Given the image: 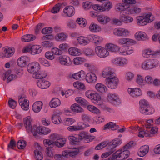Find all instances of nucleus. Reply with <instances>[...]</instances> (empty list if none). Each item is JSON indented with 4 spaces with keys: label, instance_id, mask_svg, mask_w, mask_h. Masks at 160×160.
<instances>
[{
    "label": "nucleus",
    "instance_id": "nucleus-1",
    "mask_svg": "<svg viewBox=\"0 0 160 160\" xmlns=\"http://www.w3.org/2000/svg\"><path fill=\"white\" fill-rule=\"evenodd\" d=\"M102 75L106 78L105 84L108 88L115 89L117 87L119 79L112 68H106L102 71Z\"/></svg>",
    "mask_w": 160,
    "mask_h": 160
},
{
    "label": "nucleus",
    "instance_id": "nucleus-2",
    "mask_svg": "<svg viewBox=\"0 0 160 160\" xmlns=\"http://www.w3.org/2000/svg\"><path fill=\"white\" fill-rule=\"evenodd\" d=\"M40 66L39 63L36 62L29 63L27 66V70L31 73L33 74V78L36 79L43 78L47 76V73L44 71L40 72Z\"/></svg>",
    "mask_w": 160,
    "mask_h": 160
},
{
    "label": "nucleus",
    "instance_id": "nucleus-3",
    "mask_svg": "<svg viewBox=\"0 0 160 160\" xmlns=\"http://www.w3.org/2000/svg\"><path fill=\"white\" fill-rule=\"evenodd\" d=\"M135 143L133 141H130L125 145L123 148L117 151L115 153V156L116 160H125L128 158L130 155V152L128 150L133 146Z\"/></svg>",
    "mask_w": 160,
    "mask_h": 160
},
{
    "label": "nucleus",
    "instance_id": "nucleus-4",
    "mask_svg": "<svg viewBox=\"0 0 160 160\" xmlns=\"http://www.w3.org/2000/svg\"><path fill=\"white\" fill-rule=\"evenodd\" d=\"M139 111L142 114L150 115L154 112V109L150 107L148 102L144 99H142L139 102Z\"/></svg>",
    "mask_w": 160,
    "mask_h": 160
},
{
    "label": "nucleus",
    "instance_id": "nucleus-5",
    "mask_svg": "<svg viewBox=\"0 0 160 160\" xmlns=\"http://www.w3.org/2000/svg\"><path fill=\"white\" fill-rule=\"evenodd\" d=\"M159 64V62L157 59H149L145 60L142 63L141 68L143 70H150L157 67Z\"/></svg>",
    "mask_w": 160,
    "mask_h": 160
},
{
    "label": "nucleus",
    "instance_id": "nucleus-6",
    "mask_svg": "<svg viewBox=\"0 0 160 160\" xmlns=\"http://www.w3.org/2000/svg\"><path fill=\"white\" fill-rule=\"evenodd\" d=\"M23 122L26 131L28 133H33L35 130L36 129V125L32 126V121L31 117L28 116L23 119Z\"/></svg>",
    "mask_w": 160,
    "mask_h": 160
},
{
    "label": "nucleus",
    "instance_id": "nucleus-7",
    "mask_svg": "<svg viewBox=\"0 0 160 160\" xmlns=\"http://www.w3.org/2000/svg\"><path fill=\"white\" fill-rule=\"evenodd\" d=\"M95 50L97 55L100 58H104L109 55V52L105 47L98 46L95 48Z\"/></svg>",
    "mask_w": 160,
    "mask_h": 160
},
{
    "label": "nucleus",
    "instance_id": "nucleus-8",
    "mask_svg": "<svg viewBox=\"0 0 160 160\" xmlns=\"http://www.w3.org/2000/svg\"><path fill=\"white\" fill-rule=\"evenodd\" d=\"M34 130L33 134L35 136L37 135L38 133L41 135H46L48 134L51 131L49 128L43 126H39L37 128L36 127V129Z\"/></svg>",
    "mask_w": 160,
    "mask_h": 160
},
{
    "label": "nucleus",
    "instance_id": "nucleus-9",
    "mask_svg": "<svg viewBox=\"0 0 160 160\" xmlns=\"http://www.w3.org/2000/svg\"><path fill=\"white\" fill-rule=\"evenodd\" d=\"M14 52L13 48H5L3 52L0 53V57L3 58L10 57L13 55Z\"/></svg>",
    "mask_w": 160,
    "mask_h": 160
},
{
    "label": "nucleus",
    "instance_id": "nucleus-10",
    "mask_svg": "<svg viewBox=\"0 0 160 160\" xmlns=\"http://www.w3.org/2000/svg\"><path fill=\"white\" fill-rule=\"evenodd\" d=\"M129 33V31L127 29L121 28L116 29L114 31V34L119 37H126L128 35Z\"/></svg>",
    "mask_w": 160,
    "mask_h": 160
},
{
    "label": "nucleus",
    "instance_id": "nucleus-11",
    "mask_svg": "<svg viewBox=\"0 0 160 160\" xmlns=\"http://www.w3.org/2000/svg\"><path fill=\"white\" fill-rule=\"evenodd\" d=\"M135 41L132 39L129 38H121L117 41L118 44L120 45H132L135 43Z\"/></svg>",
    "mask_w": 160,
    "mask_h": 160
},
{
    "label": "nucleus",
    "instance_id": "nucleus-12",
    "mask_svg": "<svg viewBox=\"0 0 160 160\" xmlns=\"http://www.w3.org/2000/svg\"><path fill=\"white\" fill-rule=\"evenodd\" d=\"M59 60L60 64L62 65L69 66L72 64V60L69 57L65 55L60 56Z\"/></svg>",
    "mask_w": 160,
    "mask_h": 160
},
{
    "label": "nucleus",
    "instance_id": "nucleus-13",
    "mask_svg": "<svg viewBox=\"0 0 160 160\" xmlns=\"http://www.w3.org/2000/svg\"><path fill=\"white\" fill-rule=\"evenodd\" d=\"M128 91L129 94L133 98H136L142 94L141 90L138 88H128Z\"/></svg>",
    "mask_w": 160,
    "mask_h": 160
},
{
    "label": "nucleus",
    "instance_id": "nucleus-14",
    "mask_svg": "<svg viewBox=\"0 0 160 160\" xmlns=\"http://www.w3.org/2000/svg\"><path fill=\"white\" fill-rule=\"evenodd\" d=\"M122 140L119 138H116L110 142L107 148L108 149H113L115 151V148L118 146L120 145L122 143Z\"/></svg>",
    "mask_w": 160,
    "mask_h": 160
},
{
    "label": "nucleus",
    "instance_id": "nucleus-15",
    "mask_svg": "<svg viewBox=\"0 0 160 160\" xmlns=\"http://www.w3.org/2000/svg\"><path fill=\"white\" fill-rule=\"evenodd\" d=\"M85 79L89 83H93L96 82L97 77L96 75L93 72L88 73L86 75Z\"/></svg>",
    "mask_w": 160,
    "mask_h": 160
},
{
    "label": "nucleus",
    "instance_id": "nucleus-16",
    "mask_svg": "<svg viewBox=\"0 0 160 160\" xmlns=\"http://www.w3.org/2000/svg\"><path fill=\"white\" fill-rule=\"evenodd\" d=\"M41 79L37 81V86L42 89H45L48 88L50 85V82L44 79Z\"/></svg>",
    "mask_w": 160,
    "mask_h": 160
},
{
    "label": "nucleus",
    "instance_id": "nucleus-17",
    "mask_svg": "<svg viewBox=\"0 0 160 160\" xmlns=\"http://www.w3.org/2000/svg\"><path fill=\"white\" fill-rule=\"evenodd\" d=\"M105 48L109 52L114 53H118L119 46L112 43H108L106 44Z\"/></svg>",
    "mask_w": 160,
    "mask_h": 160
},
{
    "label": "nucleus",
    "instance_id": "nucleus-18",
    "mask_svg": "<svg viewBox=\"0 0 160 160\" xmlns=\"http://www.w3.org/2000/svg\"><path fill=\"white\" fill-rule=\"evenodd\" d=\"M63 12L65 17H71L74 14V8L72 6L66 7L63 9Z\"/></svg>",
    "mask_w": 160,
    "mask_h": 160
},
{
    "label": "nucleus",
    "instance_id": "nucleus-19",
    "mask_svg": "<svg viewBox=\"0 0 160 160\" xmlns=\"http://www.w3.org/2000/svg\"><path fill=\"white\" fill-rule=\"evenodd\" d=\"M89 39L90 42L93 41L95 44H98L101 43L103 41L102 37L93 34L89 35Z\"/></svg>",
    "mask_w": 160,
    "mask_h": 160
},
{
    "label": "nucleus",
    "instance_id": "nucleus-20",
    "mask_svg": "<svg viewBox=\"0 0 160 160\" xmlns=\"http://www.w3.org/2000/svg\"><path fill=\"white\" fill-rule=\"evenodd\" d=\"M95 88L98 92L102 94L106 93L108 92V89L107 87L104 84L101 83L96 84L95 86Z\"/></svg>",
    "mask_w": 160,
    "mask_h": 160
},
{
    "label": "nucleus",
    "instance_id": "nucleus-21",
    "mask_svg": "<svg viewBox=\"0 0 160 160\" xmlns=\"http://www.w3.org/2000/svg\"><path fill=\"white\" fill-rule=\"evenodd\" d=\"M160 53V51H154L149 49H145L142 51V55L145 58H148L150 55H155Z\"/></svg>",
    "mask_w": 160,
    "mask_h": 160
},
{
    "label": "nucleus",
    "instance_id": "nucleus-22",
    "mask_svg": "<svg viewBox=\"0 0 160 160\" xmlns=\"http://www.w3.org/2000/svg\"><path fill=\"white\" fill-rule=\"evenodd\" d=\"M29 58L26 56H22L20 57L18 60L17 63L18 65L21 67H24L27 63L29 62Z\"/></svg>",
    "mask_w": 160,
    "mask_h": 160
},
{
    "label": "nucleus",
    "instance_id": "nucleus-23",
    "mask_svg": "<svg viewBox=\"0 0 160 160\" xmlns=\"http://www.w3.org/2000/svg\"><path fill=\"white\" fill-rule=\"evenodd\" d=\"M91 100L93 102L98 105L100 106L102 105V102L101 100V96L97 93H94Z\"/></svg>",
    "mask_w": 160,
    "mask_h": 160
},
{
    "label": "nucleus",
    "instance_id": "nucleus-24",
    "mask_svg": "<svg viewBox=\"0 0 160 160\" xmlns=\"http://www.w3.org/2000/svg\"><path fill=\"white\" fill-rule=\"evenodd\" d=\"M135 37L138 41H145L148 39L146 33L142 31L137 32L135 34Z\"/></svg>",
    "mask_w": 160,
    "mask_h": 160
},
{
    "label": "nucleus",
    "instance_id": "nucleus-25",
    "mask_svg": "<svg viewBox=\"0 0 160 160\" xmlns=\"http://www.w3.org/2000/svg\"><path fill=\"white\" fill-rule=\"evenodd\" d=\"M43 105L42 102L40 101L35 102L32 107L33 111L35 113L39 112L41 110Z\"/></svg>",
    "mask_w": 160,
    "mask_h": 160
},
{
    "label": "nucleus",
    "instance_id": "nucleus-26",
    "mask_svg": "<svg viewBox=\"0 0 160 160\" xmlns=\"http://www.w3.org/2000/svg\"><path fill=\"white\" fill-rule=\"evenodd\" d=\"M89 35L87 37L80 36L77 38V41L80 45H86L90 42V40L88 38Z\"/></svg>",
    "mask_w": 160,
    "mask_h": 160
},
{
    "label": "nucleus",
    "instance_id": "nucleus-27",
    "mask_svg": "<svg viewBox=\"0 0 160 160\" xmlns=\"http://www.w3.org/2000/svg\"><path fill=\"white\" fill-rule=\"evenodd\" d=\"M68 35L67 34L61 32L57 34L55 36V39L58 41L63 42L66 41Z\"/></svg>",
    "mask_w": 160,
    "mask_h": 160
},
{
    "label": "nucleus",
    "instance_id": "nucleus-28",
    "mask_svg": "<svg viewBox=\"0 0 160 160\" xmlns=\"http://www.w3.org/2000/svg\"><path fill=\"white\" fill-rule=\"evenodd\" d=\"M60 113L57 112H54L52 117V122L55 124H58L61 123V119L60 118Z\"/></svg>",
    "mask_w": 160,
    "mask_h": 160
},
{
    "label": "nucleus",
    "instance_id": "nucleus-29",
    "mask_svg": "<svg viewBox=\"0 0 160 160\" xmlns=\"http://www.w3.org/2000/svg\"><path fill=\"white\" fill-rule=\"evenodd\" d=\"M68 51L69 54L72 56H78L81 54L80 49L75 47L70 48Z\"/></svg>",
    "mask_w": 160,
    "mask_h": 160
},
{
    "label": "nucleus",
    "instance_id": "nucleus-30",
    "mask_svg": "<svg viewBox=\"0 0 160 160\" xmlns=\"http://www.w3.org/2000/svg\"><path fill=\"white\" fill-rule=\"evenodd\" d=\"M149 147L145 145L141 147L138 152V155L141 157L144 156L148 152Z\"/></svg>",
    "mask_w": 160,
    "mask_h": 160
},
{
    "label": "nucleus",
    "instance_id": "nucleus-31",
    "mask_svg": "<svg viewBox=\"0 0 160 160\" xmlns=\"http://www.w3.org/2000/svg\"><path fill=\"white\" fill-rule=\"evenodd\" d=\"M66 139L64 138H59L57 140L54 142V145L58 148L63 147L66 143Z\"/></svg>",
    "mask_w": 160,
    "mask_h": 160
},
{
    "label": "nucleus",
    "instance_id": "nucleus-32",
    "mask_svg": "<svg viewBox=\"0 0 160 160\" xmlns=\"http://www.w3.org/2000/svg\"><path fill=\"white\" fill-rule=\"evenodd\" d=\"M108 100L111 102L116 105L119 100L118 96L114 94L109 93L108 95Z\"/></svg>",
    "mask_w": 160,
    "mask_h": 160
},
{
    "label": "nucleus",
    "instance_id": "nucleus-33",
    "mask_svg": "<svg viewBox=\"0 0 160 160\" xmlns=\"http://www.w3.org/2000/svg\"><path fill=\"white\" fill-rule=\"evenodd\" d=\"M119 19L122 20V22H123L126 23H130L133 21V18L132 17L123 14L120 15Z\"/></svg>",
    "mask_w": 160,
    "mask_h": 160
},
{
    "label": "nucleus",
    "instance_id": "nucleus-34",
    "mask_svg": "<svg viewBox=\"0 0 160 160\" xmlns=\"http://www.w3.org/2000/svg\"><path fill=\"white\" fill-rule=\"evenodd\" d=\"M68 139L71 142V144L73 145L78 144L81 141L78 135H75V136L70 135L68 136Z\"/></svg>",
    "mask_w": 160,
    "mask_h": 160
},
{
    "label": "nucleus",
    "instance_id": "nucleus-35",
    "mask_svg": "<svg viewBox=\"0 0 160 160\" xmlns=\"http://www.w3.org/2000/svg\"><path fill=\"white\" fill-rule=\"evenodd\" d=\"M97 19L100 23L103 24H106L110 20V18L108 16L102 15L98 16Z\"/></svg>",
    "mask_w": 160,
    "mask_h": 160
},
{
    "label": "nucleus",
    "instance_id": "nucleus-36",
    "mask_svg": "<svg viewBox=\"0 0 160 160\" xmlns=\"http://www.w3.org/2000/svg\"><path fill=\"white\" fill-rule=\"evenodd\" d=\"M36 37L32 34H26L22 36L21 38L22 42H29L34 40Z\"/></svg>",
    "mask_w": 160,
    "mask_h": 160
},
{
    "label": "nucleus",
    "instance_id": "nucleus-37",
    "mask_svg": "<svg viewBox=\"0 0 160 160\" xmlns=\"http://www.w3.org/2000/svg\"><path fill=\"white\" fill-rule=\"evenodd\" d=\"M118 128V126L116 125V123L113 122H109L104 126V130L111 129L112 130H114Z\"/></svg>",
    "mask_w": 160,
    "mask_h": 160
},
{
    "label": "nucleus",
    "instance_id": "nucleus-38",
    "mask_svg": "<svg viewBox=\"0 0 160 160\" xmlns=\"http://www.w3.org/2000/svg\"><path fill=\"white\" fill-rule=\"evenodd\" d=\"M84 127L82 125L78 124L77 125H73L68 127V130L70 132L77 131L83 129Z\"/></svg>",
    "mask_w": 160,
    "mask_h": 160
},
{
    "label": "nucleus",
    "instance_id": "nucleus-39",
    "mask_svg": "<svg viewBox=\"0 0 160 160\" xmlns=\"http://www.w3.org/2000/svg\"><path fill=\"white\" fill-rule=\"evenodd\" d=\"M60 100L58 98H54L49 102L50 106L52 108H56L60 105Z\"/></svg>",
    "mask_w": 160,
    "mask_h": 160
},
{
    "label": "nucleus",
    "instance_id": "nucleus-40",
    "mask_svg": "<svg viewBox=\"0 0 160 160\" xmlns=\"http://www.w3.org/2000/svg\"><path fill=\"white\" fill-rule=\"evenodd\" d=\"M135 76L134 73L130 71L126 72L124 75L125 80L128 82H130L133 79Z\"/></svg>",
    "mask_w": 160,
    "mask_h": 160
},
{
    "label": "nucleus",
    "instance_id": "nucleus-41",
    "mask_svg": "<svg viewBox=\"0 0 160 160\" xmlns=\"http://www.w3.org/2000/svg\"><path fill=\"white\" fill-rule=\"evenodd\" d=\"M136 82L140 87H142L145 85L144 79L142 76L140 74L137 75L136 79Z\"/></svg>",
    "mask_w": 160,
    "mask_h": 160
},
{
    "label": "nucleus",
    "instance_id": "nucleus-42",
    "mask_svg": "<svg viewBox=\"0 0 160 160\" xmlns=\"http://www.w3.org/2000/svg\"><path fill=\"white\" fill-rule=\"evenodd\" d=\"M128 12H127V13L128 14H138L141 12V9L137 7H133L128 9Z\"/></svg>",
    "mask_w": 160,
    "mask_h": 160
},
{
    "label": "nucleus",
    "instance_id": "nucleus-43",
    "mask_svg": "<svg viewBox=\"0 0 160 160\" xmlns=\"http://www.w3.org/2000/svg\"><path fill=\"white\" fill-rule=\"evenodd\" d=\"M70 108L72 111L75 112H80L83 111L82 108L78 104L75 103L72 105Z\"/></svg>",
    "mask_w": 160,
    "mask_h": 160
},
{
    "label": "nucleus",
    "instance_id": "nucleus-44",
    "mask_svg": "<svg viewBox=\"0 0 160 160\" xmlns=\"http://www.w3.org/2000/svg\"><path fill=\"white\" fill-rule=\"evenodd\" d=\"M31 54L35 55L39 53L42 51V48L39 45H34L31 47Z\"/></svg>",
    "mask_w": 160,
    "mask_h": 160
},
{
    "label": "nucleus",
    "instance_id": "nucleus-45",
    "mask_svg": "<svg viewBox=\"0 0 160 160\" xmlns=\"http://www.w3.org/2000/svg\"><path fill=\"white\" fill-rule=\"evenodd\" d=\"M86 60L84 58L81 57H77L73 59L72 62L75 65H79L82 64Z\"/></svg>",
    "mask_w": 160,
    "mask_h": 160
},
{
    "label": "nucleus",
    "instance_id": "nucleus-46",
    "mask_svg": "<svg viewBox=\"0 0 160 160\" xmlns=\"http://www.w3.org/2000/svg\"><path fill=\"white\" fill-rule=\"evenodd\" d=\"M76 102L82 106H86L88 105V102L85 99L81 97H77L75 98Z\"/></svg>",
    "mask_w": 160,
    "mask_h": 160
},
{
    "label": "nucleus",
    "instance_id": "nucleus-47",
    "mask_svg": "<svg viewBox=\"0 0 160 160\" xmlns=\"http://www.w3.org/2000/svg\"><path fill=\"white\" fill-rule=\"evenodd\" d=\"M73 86L75 88L79 90H84L85 89V86L84 84L79 81L74 82L73 83Z\"/></svg>",
    "mask_w": 160,
    "mask_h": 160
},
{
    "label": "nucleus",
    "instance_id": "nucleus-48",
    "mask_svg": "<svg viewBox=\"0 0 160 160\" xmlns=\"http://www.w3.org/2000/svg\"><path fill=\"white\" fill-rule=\"evenodd\" d=\"M128 8V5L121 3L117 4L115 7L117 11L119 12L125 11Z\"/></svg>",
    "mask_w": 160,
    "mask_h": 160
},
{
    "label": "nucleus",
    "instance_id": "nucleus-49",
    "mask_svg": "<svg viewBox=\"0 0 160 160\" xmlns=\"http://www.w3.org/2000/svg\"><path fill=\"white\" fill-rule=\"evenodd\" d=\"M76 22L81 28L85 27L87 24V21L83 18H78L76 20Z\"/></svg>",
    "mask_w": 160,
    "mask_h": 160
},
{
    "label": "nucleus",
    "instance_id": "nucleus-50",
    "mask_svg": "<svg viewBox=\"0 0 160 160\" xmlns=\"http://www.w3.org/2000/svg\"><path fill=\"white\" fill-rule=\"evenodd\" d=\"M88 109L93 113L95 114H99L100 113V110L97 107L92 105H89L87 107Z\"/></svg>",
    "mask_w": 160,
    "mask_h": 160
},
{
    "label": "nucleus",
    "instance_id": "nucleus-51",
    "mask_svg": "<svg viewBox=\"0 0 160 160\" xmlns=\"http://www.w3.org/2000/svg\"><path fill=\"white\" fill-rule=\"evenodd\" d=\"M89 29L92 32H97L99 31L101 28L97 24L92 23L90 25Z\"/></svg>",
    "mask_w": 160,
    "mask_h": 160
},
{
    "label": "nucleus",
    "instance_id": "nucleus-52",
    "mask_svg": "<svg viewBox=\"0 0 160 160\" xmlns=\"http://www.w3.org/2000/svg\"><path fill=\"white\" fill-rule=\"evenodd\" d=\"M137 23L138 25L141 26L146 25L147 23L144 17L142 16H139L137 18Z\"/></svg>",
    "mask_w": 160,
    "mask_h": 160
},
{
    "label": "nucleus",
    "instance_id": "nucleus-53",
    "mask_svg": "<svg viewBox=\"0 0 160 160\" xmlns=\"http://www.w3.org/2000/svg\"><path fill=\"white\" fill-rule=\"evenodd\" d=\"M11 73V70H8V71H5L3 70L1 72V77L2 79L5 80L7 78H8L9 75Z\"/></svg>",
    "mask_w": 160,
    "mask_h": 160
},
{
    "label": "nucleus",
    "instance_id": "nucleus-54",
    "mask_svg": "<svg viewBox=\"0 0 160 160\" xmlns=\"http://www.w3.org/2000/svg\"><path fill=\"white\" fill-rule=\"evenodd\" d=\"M144 18L147 23L151 22L154 19V17L151 12H148L146 14Z\"/></svg>",
    "mask_w": 160,
    "mask_h": 160
},
{
    "label": "nucleus",
    "instance_id": "nucleus-55",
    "mask_svg": "<svg viewBox=\"0 0 160 160\" xmlns=\"http://www.w3.org/2000/svg\"><path fill=\"white\" fill-rule=\"evenodd\" d=\"M128 60L126 58L120 57V67H124L128 65Z\"/></svg>",
    "mask_w": 160,
    "mask_h": 160
},
{
    "label": "nucleus",
    "instance_id": "nucleus-56",
    "mask_svg": "<svg viewBox=\"0 0 160 160\" xmlns=\"http://www.w3.org/2000/svg\"><path fill=\"white\" fill-rule=\"evenodd\" d=\"M75 121V120L73 118H68L65 119L63 120V123L65 125L69 126L72 124Z\"/></svg>",
    "mask_w": 160,
    "mask_h": 160
},
{
    "label": "nucleus",
    "instance_id": "nucleus-57",
    "mask_svg": "<svg viewBox=\"0 0 160 160\" xmlns=\"http://www.w3.org/2000/svg\"><path fill=\"white\" fill-rule=\"evenodd\" d=\"M34 157L37 160H42L43 158V155L42 152L37 149L34 151Z\"/></svg>",
    "mask_w": 160,
    "mask_h": 160
},
{
    "label": "nucleus",
    "instance_id": "nucleus-58",
    "mask_svg": "<svg viewBox=\"0 0 160 160\" xmlns=\"http://www.w3.org/2000/svg\"><path fill=\"white\" fill-rule=\"evenodd\" d=\"M108 144V142L106 141L102 142L96 146L95 149L97 150L101 149L107 146Z\"/></svg>",
    "mask_w": 160,
    "mask_h": 160
},
{
    "label": "nucleus",
    "instance_id": "nucleus-59",
    "mask_svg": "<svg viewBox=\"0 0 160 160\" xmlns=\"http://www.w3.org/2000/svg\"><path fill=\"white\" fill-rule=\"evenodd\" d=\"M52 52L53 54L56 55H61L62 54V51L60 50L59 48H52L51 49Z\"/></svg>",
    "mask_w": 160,
    "mask_h": 160
},
{
    "label": "nucleus",
    "instance_id": "nucleus-60",
    "mask_svg": "<svg viewBox=\"0 0 160 160\" xmlns=\"http://www.w3.org/2000/svg\"><path fill=\"white\" fill-rule=\"evenodd\" d=\"M39 61L41 64L46 67H49L51 65L50 63L44 58H39Z\"/></svg>",
    "mask_w": 160,
    "mask_h": 160
},
{
    "label": "nucleus",
    "instance_id": "nucleus-61",
    "mask_svg": "<svg viewBox=\"0 0 160 160\" xmlns=\"http://www.w3.org/2000/svg\"><path fill=\"white\" fill-rule=\"evenodd\" d=\"M78 135L80 141L83 139H89L90 137V136L88 135V133L85 132H80Z\"/></svg>",
    "mask_w": 160,
    "mask_h": 160
},
{
    "label": "nucleus",
    "instance_id": "nucleus-62",
    "mask_svg": "<svg viewBox=\"0 0 160 160\" xmlns=\"http://www.w3.org/2000/svg\"><path fill=\"white\" fill-rule=\"evenodd\" d=\"M153 81V78L150 75H147L144 78V82L145 85L147 84L148 85L152 84Z\"/></svg>",
    "mask_w": 160,
    "mask_h": 160
},
{
    "label": "nucleus",
    "instance_id": "nucleus-63",
    "mask_svg": "<svg viewBox=\"0 0 160 160\" xmlns=\"http://www.w3.org/2000/svg\"><path fill=\"white\" fill-rule=\"evenodd\" d=\"M26 142L24 140H20L17 142V146L18 149H22L26 146Z\"/></svg>",
    "mask_w": 160,
    "mask_h": 160
},
{
    "label": "nucleus",
    "instance_id": "nucleus-64",
    "mask_svg": "<svg viewBox=\"0 0 160 160\" xmlns=\"http://www.w3.org/2000/svg\"><path fill=\"white\" fill-rule=\"evenodd\" d=\"M112 3L108 1H107L105 2L103 8H104L105 9V11H108L112 8Z\"/></svg>",
    "mask_w": 160,
    "mask_h": 160
}]
</instances>
